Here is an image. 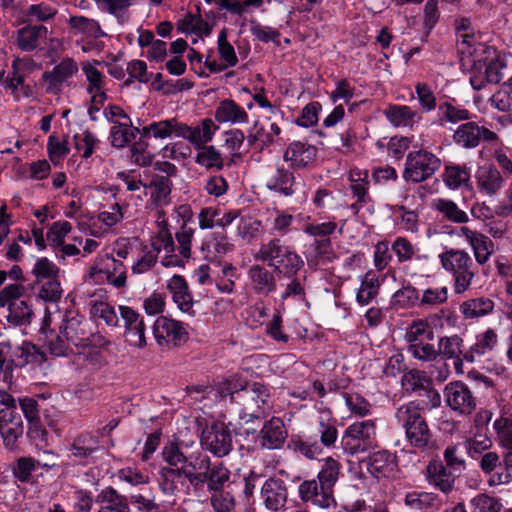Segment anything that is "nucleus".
I'll list each match as a JSON object with an SVG mask.
<instances>
[{"label":"nucleus","instance_id":"f257e3e1","mask_svg":"<svg viewBox=\"0 0 512 512\" xmlns=\"http://www.w3.org/2000/svg\"><path fill=\"white\" fill-rule=\"evenodd\" d=\"M193 389L199 393L218 394L224 400L229 398L230 403L238 405L239 418L246 423L262 417L271 408L269 390L260 383L243 386L235 378H230L219 383L216 388Z\"/></svg>","mask_w":512,"mask_h":512},{"label":"nucleus","instance_id":"f03ea898","mask_svg":"<svg viewBox=\"0 0 512 512\" xmlns=\"http://www.w3.org/2000/svg\"><path fill=\"white\" fill-rule=\"evenodd\" d=\"M254 259L267 263L269 267L284 277L297 274L304 265L296 251L278 238L262 243L255 252Z\"/></svg>","mask_w":512,"mask_h":512},{"label":"nucleus","instance_id":"7ed1b4c3","mask_svg":"<svg viewBox=\"0 0 512 512\" xmlns=\"http://www.w3.org/2000/svg\"><path fill=\"white\" fill-rule=\"evenodd\" d=\"M395 419L404 431L411 446L424 449L431 443V432L415 402L400 405L395 411Z\"/></svg>","mask_w":512,"mask_h":512},{"label":"nucleus","instance_id":"20e7f679","mask_svg":"<svg viewBox=\"0 0 512 512\" xmlns=\"http://www.w3.org/2000/svg\"><path fill=\"white\" fill-rule=\"evenodd\" d=\"M442 268L453 277L455 294H463L475 277L474 263L471 256L461 249H447L439 255Z\"/></svg>","mask_w":512,"mask_h":512},{"label":"nucleus","instance_id":"39448f33","mask_svg":"<svg viewBox=\"0 0 512 512\" xmlns=\"http://www.w3.org/2000/svg\"><path fill=\"white\" fill-rule=\"evenodd\" d=\"M76 297L88 307L91 318L103 320L109 327L120 326L118 313L108 302L105 289L89 286V282H83L76 290Z\"/></svg>","mask_w":512,"mask_h":512},{"label":"nucleus","instance_id":"423d86ee","mask_svg":"<svg viewBox=\"0 0 512 512\" xmlns=\"http://www.w3.org/2000/svg\"><path fill=\"white\" fill-rule=\"evenodd\" d=\"M376 442V420L367 419L350 424L341 438L343 449L351 454L366 452Z\"/></svg>","mask_w":512,"mask_h":512},{"label":"nucleus","instance_id":"0eeeda50","mask_svg":"<svg viewBox=\"0 0 512 512\" xmlns=\"http://www.w3.org/2000/svg\"><path fill=\"white\" fill-rule=\"evenodd\" d=\"M441 160L432 152L420 149L407 154L403 177L407 181L420 183L432 177L440 168Z\"/></svg>","mask_w":512,"mask_h":512},{"label":"nucleus","instance_id":"6e6552de","mask_svg":"<svg viewBox=\"0 0 512 512\" xmlns=\"http://www.w3.org/2000/svg\"><path fill=\"white\" fill-rule=\"evenodd\" d=\"M156 228L150 237V248L157 255L164 252L161 263L165 267H183V261L175 254V243L171 232L168 229V222L163 217V212L158 213Z\"/></svg>","mask_w":512,"mask_h":512},{"label":"nucleus","instance_id":"1a4fd4ad","mask_svg":"<svg viewBox=\"0 0 512 512\" xmlns=\"http://www.w3.org/2000/svg\"><path fill=\"white\" fill-rule=\"evenodd\" d=\"M152 330L157 344L161 347H176L189 339L187 326L167 316H159Z\"/></svg>","mask_w":512,"mask_h":512},{"label":"nucleus","instance_id":"9d476101","mask_svg":"<svg viewBox=\"0 0 512 512\" xmlns=\"http://www.w3.org/2000/svg\"><path fill=\"white\" fill-rule=\"evenodd\" d=\"M505 63L498 58H479L474 60L470 69V84L475 90H481L486 84L499 83L504 74Z\"/></svg>","mask_w":512,"mask_h":512},{"label":"nucleus","instance_id":"9b49d317","mask_svg":"<svg viewBox=\"0 0 512 512\" xmlns=\"http://www.w3.org/2000/svg\"><path fill=\"white\" fill-rule=\"evenodd\" d=\"M127 279V268L121 260H117L114 255L107 257L103 268L92 267L85 276L84 282H89V286L94 284H103L105 282L113 287L120 289L125 287Z\"/></svg>","mask_w":512,"mask_h":512},{"label":"nucleus","instance_id":"f8f14e48","mask_svg":"<svg viewBox=\"0 0 512 512\" xmlns=\"http://www.w3.org/2000/svg\"><path fill=\"white\" fill-rule=\"evenodd\" d=\"M497 138L495 132L470 120L457 126L452 135L453 143L466 150L478 147L482 141L494 142Z\"/></svg>","mask_w":512,"mask_h":512},{"label":"nucleus","instance_id":"ddd939ff","mask_svg":"<svg viewBox=\"0 0 512 512\" xmlns=\"http://www.w3.org/2000/svg\"><path fill=\"white\" fill-rule=\"evenodd\" d=\"M118 311L123 322L124 337L127 344L138 349H144L147 346V339L143 317L127 305H120Z\"/></svg>","mask_w":512,"mask_h":512},{"label":"nucleus","instance_id":"4468645a","mask_svg":"<svg viewBox=\"0 0 512 512\" xmlns=\"http://www.w3.org/2000/svg\"><path fill=\"white\" fill-rule=\"evenodd\" d=\"M445 402L459 414H471L476 408V400L463 382L456 381L449 383L444 390Z\"/></svg>","mask_w":512,"mask_h":512},{"label":"nucleus","instance_id":"2eb2a0df","mask_svg":"<svg viewBox=\"0 0 512 512\" xmlns=\"http://www.w3.org/2000/svg\"><path fill=\"white\" fill-rule=\"evenodd\" d=\"M202 445L215 456L224 457L232 450L231 432L222 423L213 424L203 431Z\"/></svg>","mask_w":512,"mask_h":512},{"label":"nucleus","instance_id":"dca6fc26","mask_svg":"<svg viewBox=\"0 0 512 512\" xmlns=\"http://www.w3.org/2000/svg\"><path fill=\"white\" fill-rule=\"evenodd\" d=\"M298 494L303 502L311 503L319 508L328 509L336 505L333 492L324 488L315 479L305 480L298 486Z\"/></svg>","mask_w":512,"mask_h":512},{"label":"nucleus","instance_id":"f3484780","mask_svg":"<svg viewBox=\"0 0 512 512\" xmlns=\"http://www.w3.org/2000/svg\"><path fill=\"white\" fill-rule=\"evenodd\" d=\"M475 182L477 190L481 195L494 197L504 187L505 179L495 166L484 164L477 168Z\"/></svg>","mask_w":512,"mask_h":512},{"label":"nucleus","instance_id":"a211bd4d","mask_svg":"<svg viewBox=\"0 0 512 512\" xmlns=\"http://www.w3.org/2000/svg\"><path fill=\"white\" fill-rule=\"evenodd\" d=\"M23 421L18 409H0V435L7 448H13L16 441L23 434Z\"/></svg>","mask_w":512,"mask_h":512},{"label":"nucleus","instance_id":"6ab92c4d","mask_svg":"<svg viewBox=\"0 0 512 512\" xmlns=\"http://www.w3.org/2000/svg\"><path fill=\"white\" fill-rule=\"evenodd\" d=\"M284 422L279 417L266 421L260 430L256 442L263 449H279L287 438Z\"/></svg>","mask_w":512,"mask_h":512},{"label":"nucleus","instance_id":"aec40b11","mask_svg":"<svg viewBox=\"0 0 512 512\" xmlns=\"http://www.w3.org/2000/svg\"><path fill=\"white\" fill-rule=\"evenodd\" d=\"M78 72L77 63L71 58H64L51 71L43 74L47 83L46 91L51 94H58L64 83H67Z\"/></svg>","mask_w":512,"mask_h":512},{"label":"nucleus","instance_id":"412c9836","mask_svg":"<svg viewBox=\"0 0 512 512\" xmlns=\"http://www.w3.org/2000/svg\"><path fill=\"white\" fill-rule=\"evenodd\" d=\"M265 186L268 190L280 196L291 197L299 191L300 183L296 180L295 175L291 171L278 166L267 178Z\"/></svg>","mask_w":512,"mask_h":512},{"label":"nucleus","instance_id":"4be33fe9","mask_svg":"<svg viewBox=\"0 0 512 512\" xmlns=\"http://www.w3.org/2000/svg\"><path fill=\"white\" fill-rule=\"evenodd\" d=\"M459 236L464 238L471 246L475 260L479 265H483L489 260L493 252V243L486 235L467 226H462L459 230Z\"/></svg>","mask_w":512,"mask_h":512},{"label":"nucleus","instance_id":"5701e85b","mask_svg":"<svg viewBox=\"0 0 512 512\" xmlns=\"http://www.w3.org/2000/svg\"><path fill=\"white\" fill-rule=\"evenodd\" d=\"M218 127L213 120L206 118L198 126L192 127L181 122L179 138L188 140L195 149L205 146L213 139Z\"/></svg>","mask_w":512,"mask_h":512},{"label":"nucleus","instance_id":"b1692460","mask_svg":"<svg viewBox=\"0 0 512 512\" xmlns=\"http://www.w3.org/2000/svg\"><path fill=\"white\" fill-rule=\"evenodd\" d=\"M181 122L176 118H170L160 121H153L143 128H135L142 139L164 140L167 138L178 137L180 133Z\"/></svg>","mask_w":512,"mask_h":512},{"label":"nucleus","instance_id":"393cba45","mask_svg":"<svg viewBox=\"0 0 512 512\" xmlns=\"http://www.w3.org/2000/svg\"><path fill=\"white\" fill-rule=\"evenodd\" d=\"M317 156V148L311 144L294 141L289 144L283 158L292 168L302 169L313 163Z\"/></svg>","mask_w":512,"mask_h":512},{"label":"nucleus","instance_id":"a878e982","mask_svg":"<svg viewBox=\"0 0 512 512\" xmlns=\"http://www.w3.org/2000/svg\"><path fill=\"white\" fill-rule=\"evenodd\" d=\"M261 496L269 510L277 511L283 508L288 497L284 481L277 478L266 480L261 489Z\"/></svg>","mask_w":512,"mask_h":512},{"label":"nucleus","instance_id":"bb28decb","mask_svg":"<svg viewBox=\"0 0 512 512\" xmlns=\"http://www.w3.org/2000/svg\"><path fill=\"white\" fill-rule=\"evenodd\" d=\"M178 214L183 218V223L176 231L175 238L178 243L179 254L177 255L182 259L184 266L185 261L191 256V244L195 229L189 226L186 221V218L190 219L192 214L188 206L182 205L178 207Z\"/></svg>","mask_w":512,"mask_h":512},{"label":"nucleus","instance_id":"cd10ccee","mask_svg":"<svg viewBox=\"0 0 512 512\" xmlns=\"http://www.w3.org/2000/svg\"><path fill=\"white\" fill-rule=\"evenodd\" d=\"M425 478L430 485H433L443 493L452 490L455 477L440 460H432L425 469Z\"/></svg>","mask_w":512,"mask_h":512},{"label":"nucleus","instance_id":"c85d7f7f","mask_svg":"<svg viewBox=\"0 0 512 512\" xmlns=\"http://www.w3.org/2000/svg\"><path fill=\"white\" fill-rule=\"evenodd\" d=\"M498 335L492 328H487L485 331L476 335L475 343L464 352V360L468 362H475L480 357L492 352L498 345Z\"/></svg>","mask_w":512,"mask_h":512},{"label":"nucleus","instance_id":"c756f323","mask_svg":"<svg viewBox=\"0 0 512 512\" xmlns=\"http://www.w3.org/2000/svg\"><path fill=\"white\" fill-rule=\"evenodd\" d=\"M367 471L375 478L389 477L396 469V458L388 451H378L365 461Z\"/></svg>","mask_w":512,"mask_h":512},{"label":"nucleus","instance_id":"7c9ffc66","mask_svg":"<svg viewBox=\"0 0 512 512\" xmlns=\"http://www.w3.org/2000/svg\"><path fill=\"white\" fill-rule=\"evenodd\" d=\"M252 289L260 295L267 296L276 290V280L272 272L264 266L254 264L247 271Z\"/></svg>","mask_w":512,"mask_h":512},{"label":"nucleus","instance_id":"2f4dec72","mask_svg":"<svg viewBox=\"0 0 512 512\" xmlns=\"http://www.w3.org/2000/svg\"><path fill=\"white\" fill-rule=\"evenodd\" d=\"M97 512H130L128 499L113 487H106L96 497Z\"/></svg>","mask_w":512,"mask_h":512},{"label":"nucleus","instance_id":"473e14b6","mask_svg":"<svg viewBox=\"0 0 512 512\" xmlns=\"http://www.w3.org/2000/svg\"><path fill=\"white\" fill-rule=\"evenodd\" d=\"M215 119L220 123L245 124L248 114L243 107L233 100H223L215 110Z\"/></svg>","mask_w":512,"mask_h":512},{"label":"nucleus","instance_id":"72a5a7b5","mask_svg":"<svg viewBox=\"0 0 512 512\" xmlns=\"http://www.w3.org/2000/svg\"><path fill=\"white\" fill-rule=\"evenodd\" d=\"M82 70L89 83L88 92L91 95V101L94 103H104L106 100L104 75L99 71L95 64L84 63Z\"/></svg>","mask_w":512,"mask_h":512},{"label":"nucleus","instance_id":"f704fd0d","mask_svg":"<svg viewBox=\"0 0 512 512\" xmlns=\"http://www.w3.org/2000/svg\"><path fill=\"white\" fill-rule=\"evenodd\" d=\"M384 115L394 127L412 128L421 119L416 111L406 105H391L384 111Z\"/></svg>","mask_w":512,"mask_h":512},{"label":"nucleus","instance_id":"c9c22d12","mask_svg":"<svg viewBox=\"0 0 512 512\" xmlns=\"http://www.w3.org/2000/svg\"><path fill=\"white\" fill-rule=\"evenodd\" d=\"M160 487L165 494H174L180 488H189L186 482V468L183 466L177 468L161 469Z\"/></svg>","mask_w":512,"mask_h":512},{"label":"nucleus","instance_id":"e433bc0d","mask_svg":"<svg viewBox=\"0 0 512 512\" xmlns=\"http://www.w3.org/2000/svg\"><path fill=\"white\" fill-rule=\"evenodd\" d=\"M360 281L361 284L356 293V301L361 306H366L378 295L381 283L377 273L372 270L362 275Z\"/></svg>","mask_w":512,"mask_h":512},{"label":"nucleus","instance_id":"4c0bfd02","mask_svg":"<svg viewBox=\"0 0 512 512\" xmlns=\"http://www.w3.org/2000/svg\"><path fill=\"white\" fill-rule=\"evenodd\" d=\"M100 449L99 440L91 433H82L77 436L71 446V454L80 460H90L94 453Z\"/></svg>","mask_w":512,"mask_h":512},{"label":"nucleus","instance_id":"58836bf2","mask_svg":"<svg viewBox=\"0 0 512 512\" xmlns=\"http://www.w3.org/2000/svg\"><path fill=\"white\" fill-rule=\"evenodd\" d=\"M432 207L438 211L443 218L450 222L464 224L469 221L468 214L460 209L452 200L444 198L435 199L432 203Z\"/></svg>","mask_w":512,"mask_h":512},{"label":"nucleus","instance_id":"ea45409f","mask_svg":"<svg viewBox=\"0 0 512 512\" xmlns=\"http://www.w3.org/2000/svg\"><path fill=\"white\" fill-rule=\"evenodd\" d=\"M144 190L150 193L151 200L156 206H164L170 201L171 181L167 176H157L144 187Z\"/></svg>","mask_w":512,"mask_h":512},{"label":"nucleus","instance_id":"a19ab883","mask_svg":"<svg viewBox=\"0 0 512 512\" xmlns=\"http://www.w3.org/2000/svg\"><path fill=\"white\" fill-rule=\"evenodd\" d=\"M10 369L21 368L29 363L36 362L39 354L36 347L30 343H23L21 346L11 347L8 352Z\"/></svg>","mask_w":512,"mask_h":512},{"label":"nucleus","instance_id":"79ce46f5","mask_svg":"<svg viewBox=\"0 0 512 512\" xmlns=\"http://www.w3.org/2000/svg\"><path fill=\"white\" fill-rule=\"evenodd\" d=\"M132 127V121L115 122L110 129L109 139L113 147L123 148L135 139L138 132Z\"/></svg>","mask_w":512,"mask_h":512},{"label":"nucleus","instance_id":"37998d69","mask_svg":"<svg viewBox=\"0 0 512 512\" xmlns=\"http://www.w3.org/2000/svg\"><path fill=\"white\" fill-rule=\"evenodd\" d=\"M441 124L446 122L456 124L462 121L468 122L472 118L469 110L460 105H454L449 101L440 103L437 112Z\"/></svg>","mask_w":512,"mask_h":512},{"label":"nucleus","instance_id":"c03bdc74","mask_svg":"<svg viewBox=\"0 0 512 512\" xmlns=\"http://www.w3.org/2000/svg\"><path fill=\"white\" fill-rule=\"evenodd\" d=\"M494 309V302L485 297L467 300L460 305V311L466 319L478 318L490 314Z\"/></svg>","mask_w":512,"mask_h":512},{"label":"nucleus","instance_id":"a18cd8bd","mask_svg":"<svg viewBox=\"0 0 512 512\" xmlns=\"http://www.w3.org/2000/svg\"><path fill=\"white\" fill-rule=\"evenodd\" d=\"M47 28L43 25L25 26L18 30L17 43L23 51H32L41 37L45 36Z\"/></svg>","mask_w":512,"mask_h":512},{"label":"nucleus","instance_id":"49530a36","mask_svg":"<svg viewBox=\"0 0 512 512\" xmlns=\"http://www.w3.org/2000/svg\"><path fill=\"white\" fill-rule=\"evenodd\" d=\"M341 471V464L332 457H326L322 460L317 479L321 485L333 492V488L338 481Z\"/></svg>","mask_w":512,"mask_h":512},{"label":"nucleus","instance_id":"de8ad7c7","mask_svg":"<svg viewBox=\"0 0 512 512\" xmlns=\"http://www.w3.org/2000/svg\"><path fill=\"white\" fill-rule=\"evenodd\" d=\"M83 318L72 316L66 318L60 326L61 333L75 346H85V330L82 327Z\"/></svg>","mask_w":512,"mask_h":512},{"label":"nucleus","instance_id":"09e8293b","mask_svg":"<svg viewBox=\"0 0 512 512\" xmlns=\"http://www.w3.org/2000/svg\"><path fill=\"white\" fill-rule=\"evenodd\" d=\"M497 434V440L503 449V454L508 455L512 461V418L500 417L493 423Z\"/></svg>","mask_w":512,"mask_h":512},{"label":"nucleus","instance_id":"8fccbe9b","mask_svg":"<svg viewBox=\"0 0 512 512\" xmlns=\"http://www.w3.org/2000/svg\"><path fill=\"white\" fill-rule=\"evenodd\" d=\"M287 282L282 284L283 291L281 292L280 298L282 301L292 300L294 302L304 301L306 297L305 289V277L301 279L297 274L286 277Z\"/></svg>","mask_w":512,"mask_h":512},{"label":"nucleus","instance_id":"3c124183","mask_svg":"<svg viewBox=\"0 0 512 512\" xmlns=\"http://www.w3.org/2000/svg\"><path fill=\"white\" fill-rule=\"evenodd\" d=\"M8 308L7 321L17 325H28L31 322L33 311L24 300H15Z\"/></svg>","mask_w":512,"mask_h":512},{"label":"nucleus","instance_id":"603ef678","mask_svg":"<svg viewBox=\"0 0 512 512\" xmlns=\"http://www.w3.org/2000/svg\"><path fill=\"white\" fill-rule=\"evenodd\" d=\"M404 501L408 507L415 510L437 509L440 504L437 495L427 492L407 493Z\"/></svg>","mask_w":512,"mask_h":512},{"label":"nucleus","instance_id":"864d4df0","mask_svg":"<svg viewBox=\"0 0 512 512\" xmlns=\"http://www.w3.org/2000/svg\"><path fill=\"white\" fill-rule=\"evenodd\" d=\"M405 337L409 345H413L432 340L434 338V332L428 322L419 319L411 323L406 331Z\"/></svg>","mask_w":512,"mask_h":512},{"label":"nucleus","instance_id":"5fc2aeb1","mask_svg":"<svg viewBox=\"0 0 512 512\" xmlns=\"http://www.w3.org/2000/svg\"><path fill=\"white\" fill-rule=\"evenodd\" d=\"M367 178V171L351 170L350 172V189L358 199V203H367L369 201Z\"/></svg>","mask_w":512,"mask_h":512},{"label":"nucleus","instance_id":"6e6d98bb","mask_svg":"<svg viewBox=\"0 0 512 512\" xmlns=\"http://www.w3.org/2000/svg\"><path fill=\"white\" fill-rule=\"evenodd\" d=\"M463 340L457 336L453 335L450 337H442L438 343V354L442 355L448 359H457L458 361H462L460 355H464L463 350Z\"/></svg>","mask_w":512,"mask_h":512},{"label":"nucleus","instance_id":"4d7b16f0","mask_svg":"<svg viewBox=\"0 0 512 512\" xmlns=\"http://www.w3.org/2000/svg\"><path fill=\"white\" fill-rule=\"evenodd\" d=\"M46 324L47 320H45L41 332L46 334L45 342L50 353L58 357L66 356L70 351L69 343H71V341L67 340L64 335H58L52 330L47 334Z\"/></svg>","mask_w":512,"mask_h":512},{"label":"nucleus","instance_id":"13d9d810","mask_svg":"<svg viewBox=\"0 0 512 512\" xmlns=\"http://www.w3.org/2000/svg\"><path fill=\"white\" fill-rule=\"evenodd\" d=\"M198 153L195 161L197 164L205 168H217L223 167V158L221 153L214 146H202L197 148Z\"/></svg>","mask_w":512,"mask_h":512},{"label":"nucleus","instance_id":"bf43d9fd","mask_svg":"<svg viewBox=\"0 0 512 512\" xmlns=\"http://www.w3.org/2000/svg\"><path fill=\"white\" fill-rule=\"evenodd\" d=\"M443 180L450 189H457L470 180V172L465 166L450 165L445 168Z\"/></svg>","mask_w":512,"mask_h":512},{"label":"nucleus","instance_id":"052dcab7","mask_svg":"<svg viewBox=\"0 0 512 512\" xmlns=\"http://www.w3.org/2000/svg\"><path fill=\"white\" fill-rule=\"evenodd\" d=\"M401 383L403 389L407 392L425 390L430 385L425 373L417 369H412L404 373L401 379Z\"/></svg>","mask_w":512,"mask_h":512},{"label":"nucleus","instance_id":"680f3d73","mask_svg":"<svg viewBox=\"0 0 512 512\" xmlns=\"http://www.w3.org/2000/svg\"><path fill=\"white\" fill-rule=\"evenodd\" d=\"M343 397L351 414L357 417L370 415L372 406L363 396L357 393H345Z\"/></svg>","mask_w":512,"mask_h":512},{"label":"nucleus","instance_id":"e2e57ef3","mask_svg":"<svg viewBox=\"0 0 512 512\" xmlns=\"http://www.w3.org/2000/svg\"><path fill=\"white\" fill-rule=\"evenodd\" d=\"M489 486L506 485L512 482V461L508 455L503 454V463L487 478Z\"/></svg>","mask_w":512,"mask_h":512},{"label":"nucleus","instance_id":"0e129e2a","mask_svg":"<svg viewBox=\"0 0 512 512\" xmlns=\"http://www.w3.org/2000/svg\"><path fill=\"white\" fill-rule=\"evenodd\" d=\"M472 512H500L502 504L495 497L478 494L470 501Z\"/></svg>","mask_w":512,"mask_h":512},{"label":"nucleus","instance_id":"69168bd1","mask_svg":"<svg viewBox=\"0 0 512 512\" xmlns=\"http://www.w3.org/2000/svg\"><path fill=\"white\" fill-rule=\"evenodd\" d=\"M158 255L154 250L144 246L137 261L132 265L131 271L133 274H144L150 271L156 264Z\"/></svg>","mask_w":512,"mask_h":512},{"label":"nucleus","instance_id":"338daca9","mask_svg":"<svg viewBox=\"0 0 512 512\" xmlns=\"http://www.w3.org/2000/svg\"><path fill=\"white\" fill-rule=\"evenodd\" d=\"M448 299L447 287H429L423 290L420 297L421 306H438L445 303Z\"/></svg>","mask_w":512,"mask_h":512},{"label":"nucleus","instance_id":"774afa93","mask_svg":"<svg viewBox=\"0 0 512 512\" xmlns=\"http://www.w3.org/2000/svg\"><path fill=\"white\" fill-rule=\"evenodd\" d=\"M70 23L74 28L79 29L88 36L99 38L105 35L99 23L94 19H89L84 16H76L70 19Z\"/></svg>","mask_w":512,"mask_h":512}]
</instances>
